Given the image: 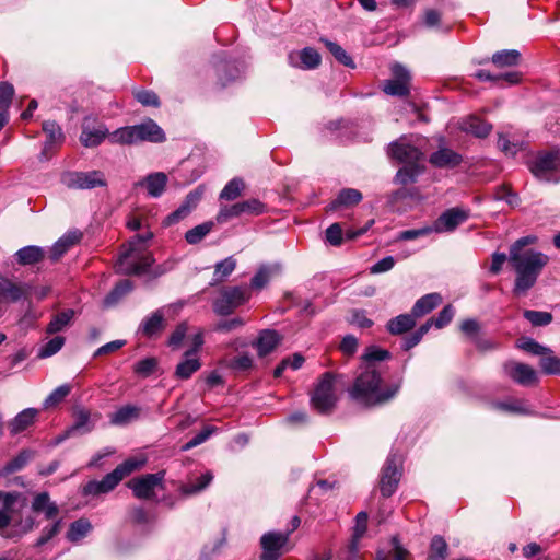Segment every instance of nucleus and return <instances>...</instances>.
Here are the masks:
<instances>
[{
	"label": "nucleus",
	"instance_id": "1",
	"mask_svg": "<svg viewBox=\"0 0 560 560\" xmlns=\"http://www.w3.org/2000/svg\"><path fill=\"white\" fill-rule=\"evenodd\" d=\"M381 382L380 372L373 364H369L366 370L355 378L350 395L365 406L387 402L398 393L400 384H393L382 389Z\"/></svg>",
	"mask_w": 560,
	"mask_h": 560
},
{
	"label": "nucleus",
	"instance_id": "2",
	"mask_svg": "<svg viewBox=\"0 0 560 560\" xmlns=\"http://www.w3.org/2000/svg\"><path fill=\"white\" fill-rule=\"evenodd\" d=\"M509 260L516 273L513 292L521 295L535 285L549 257L544 253L527 249L524 254L510 253Z\"/></svg>",
	"mask_w": 560,
	"mask_h": 560
},
{
	"label": "nucleus",
	"instance_id": "3",
	"mask_svg": "<svg viewBox=\"0 0 560 560\" xmlns=\"http://www.w3.org/2000/svg\"><path fill=\"white\" fill-rule=\"evenodd\" d=\"M152 237L151 233L136 235L130 240L128 248L118 257L116 262L117 272L124 275L144 273L152 264L151 256L147 253L145 242Z\"/></svg>",
	"mask_w": 560,
	"mask_h": 560
},
{
	"label": "nucleus",
	"instance_id": "4",
	"mask_svg": "<svg viewBox=\"0 0 560 560\" xmlns=\"http://www.w3.org/2000/svg\"><path fill=\"white\" fill-rule=\"evenodd\" d=\"M165 133L163 129L153 120L147 119L145 121L118 128L109 135V142L114 144H135L142 141L148 142H163Z\"/></svg>",
	"mask_w": 560,
	"mask_h": 560
},
{
	"label": "nucleus",
	"instance_id": "5",
	"mask_svg": "<svg viewBox=\"0 0 560 560\" xmlns=\"http://www.w3.org/2000/svg\"><path fill=\"white\" fill-rule=\"evenodd\" d=\"M250 296V288L246 284L224 287L213 301V311L222 316L230 315L234 310L246 304Z\"/></svg>",
	"mask_w": 560,
	"mask_h": 560
},
{
	"label": "nucleus",
	"instance_id": "6",
	"mask_svg": "<svg viewBox=\"0 0 560 560\" xmlns=\"http://www.w3.org/2000/svg\"><path fill=\"white\" fill-rule=\"evenodd\" d=\"M528 167L533 175L539 180L559 182L560 150L537 154L528 162Z\"/></svg>",
	"mask_w": 560,
	"mask_h": 560
},
{
	"label": "nucleus",
	"instance_id": "7",
	"mask_svg": "<svg viewBox=\"0 0 560 560\" xmlns=\"http://www.w3.org/2000/svg\"><path fill=\"white\" fill-rule=\"evenodd\" d=\"M337 402V395L335 389V376L327 372L325 373L311 396L312 407L320 413L329 412Z\"/></svg>",
	"mask_w": 560,
	"mask_h": 560
},
{
	"label": "nucleus",
	"instance_id": "8",
	"mask_svg": "<svg viewBox=\"0 0 560 560\" xmlns=\"http://www.w3.org/2000/svg\"><path fill=\"white\" fill-rule=\"evenodd\" d=\"M62 180L67 187L73 189H92L106 186L105 175L101 171L68 173Z\"/></svg>",
	"mask_w": 560,
	"mask_h": 560
},
{
	"label": "nucleus",
	"instance_id": "9",
	"mask_svg": "<svg viewBox=\"0 0 560 560\" xmlns=\"http://www.w3.org/2000/svg\"><path fill=\"white\" fill-rule=\"evenodd\" d=\"M289 537L290 532H269L262 535L260 560H278L287 548Z\"/></svg>",
	"mask_w": 560,
	"mask_h": 560
},
{
	"label": "nucleus",
	"instance_id": "10",
	"mask_svg": "<svg viewBox=\"0 0 560 560\" xmlns=\"http://www.w3.org/2000/svg\"><path fill=\"white\" fill-rule=\"evenodd\" d=\"M388 155L406 165L419 164L423 160V153L420 149L411 144L406 137H401L389 144Z\"/></svg>",
	"mask_w": 560,
	"mask_h": 560
},
{
	"label": "nucleus",
	"instance_id": "11",
	"mask_svg": "<svg viewBox=\"0 0 560 560\" xmlns=\"http://www.w3.org/2000/svg\"><path fill=\"white\" fill-rule=\"evenodd\" d=\"M401 459L396 454H390L386 459L381 476V492L384 497H390L400 479Z\"/></svg>",
	"mask_w": 560,
	"mask_h": 560
},
{
	"label": "nucleus",
	"instance_id": "12",
	"mask_svg": "<svg viewBox=\"0 0 560 560\" xmlns=\"http://www.w3.org/2000/svg\"><path fill=\"white\" fill-rule=\"evenodd\" d=\"M392 74L394 79L387 80L383 84V91L393 96H406L409 94V71L401 65L392 66Z\"/></svg>",
	"mask_w": 560,
	"mask_h": 560
},
{
	"label": "nucleus",
	"instance_id": "13",
	"mask_svg": "<svg viewBox=\"0 0 560 560\" xmlns=\"http://www.w3.org/2000/svg\"><path fill=\"white\" fill-rule=\"evenodd\" d=\"M163 472L148 474L140 478H135L128 482V487L139 499H150L154 494V489L162 483Z\"/></svg>",
	"mask_w": 560,
	"mask_h": 560
},
{
	"label": "nucleus",
	"instance_id": "14",
	"mask_svg": "<svg viewBox=\"0 0 560 560\" xmlns=\"http://www.w3.org/2000/svg\"><path fill=\"white\" fill-rule=\"evenodd\" d=\"M468 219V212L459 208H451L443 212L433 223L436 233L452 232Z\"/></svg>",
	"mask_w": 560,
	"mask_h": 560
},
{
	"label": "nucleus",
	"instance_id": "15",
	"mask_svg": "<svg viewBox=\"0 0 560 560\" xmlns=\"http://www.w3.org/2000/svg\"><path fill=\"white\" fill-rule=\"evenodd\" d=\"M505 374L521 385H532L537 382L536 371L527 364L508 362L503 366Z\"/></svg>",
	"mask_w": 560,
	"mask_h": 560
},
{
	"label": "nucleus",
	"instance_id": "16",
	"mask_svg": "<svg viewBox=\"0 0 560 560\" xmlns=\"http://www.w3.org/2000/svg\"><path fill=\"white\" fill-rule=\"evenodd\" d=\"M203 191L202 187H198L190 191L180 207L167 215L165 220L166 224L171 225L186 218L197 207L203 196Z\"/></svg>",
	"mask_w": 560,
	"mask_h": 560
},
{
	"label": "nucleus",
	"instance_id": "17",
	"mask_svg": "<svg viewBox=\"0 0 560 560\" xmlns=\"http://www.w3.org/2000/svg\"><path fill=\"white\" fill-rule=\"evenodd\" d=\"M289 63L292 67L302 69H315L320 63V55L312 47H305L299 51H291L288 56Z\"/></svg>",
	"mask_w": 560,
	"mask_h": 560
},
{
	"label": "nucleus",
	"instance_id": "18",
	"mask_svg": "<svg viewBox=\"0 0 560 560\" xmlns=\"http://www.w3.org/2000/svg\"><path fill=\"white\" fill-rule=\"evenodd\" d=\"M122 480L121 475L116 468L107 474L101 481H90L83 488V493L86 495H97L112 491Z\"/></svg>",
	"mask_w": 560,
	"mask_h": 560
},
{
	"label": "nucleus",
	"instance_id": "19",
	"mask_svg": "<svg viewBox=\"0 0 560 560\" xmlns=\"http://www.w3.org/2000/svg\"><path fill=\"white\" fill-rule=\"evenodd\" d=\"M25 506V497L9 495L4 505L0 508V532L9 526L13 517L20 514Z\"/></svg>",
	"mask_w": 560,
	"mask_h": 560
},
{
	"label": "nucleus",
	"instance_id": "20",
	"mask_svg": "<svg viewBox=\"0 0 560 560\" xmlns=\"http://www.w3.org/2000/svg\"><path fill=\"white\" fill-rule=\"evenodd\" d=\"M108 129L104 125L91 126L89 119H85L82 126L80 141L84 147H96L106 137L109 138Z\"/></svg>",
	"mask_w": 560,
	"mask_h": 560
},
{
	"label": "nucleus",
	"instance_id": "21",
	"mask_svg": "<svg viewBox=\"0 0 560 560\" xmlns=\"http://www.w3.org/2000/svg\"><path fill=\"white\" fill-rule=\"evenodd\" d=\"M281 335L273 329L261 330L253 343L259 357L271 353L281 342Z\"/></svg>",
	"mask_w": 560,
	"mask_h": 560
},
{
	"label": "nucleus",
	"instance_id": "22",
	"mask_svg": "<svg viewBox=\"0 0 560 560\" xmlns=\"http://www.w3.org/2000/svg\"><path fill=\"white\" fill-rule=\"evenodd\" d=\"M164 328H165V314H164V310L160 308L142 320V323L139 327V331L143 336H145L148 338H152V337L160 335L164 330Z\"/></svg>",
	"mask_w": 560,
	"mask_h": 560
},
{
	"label": "nucleus",
	"instance_id": "23",
	"mask_svg": "<svg viewBox=\"0 0 560 560\" xmlns=\"http://www.w3.org/2000/svg\"><path fill=\"white\" fill-rule=\"evenodd\" d=\"M458 128L477 138H485L490 133L492 126L480 117L470 115L458 122Z\"/></svg>",
	"mask_w": 560,
	"mask_h": 560
},
{
	"label": "nucleus",
	"instance_id": "24",
	"mask_svg": "<svg viewBox=\"0 0 560 560\" xmlns=\"http://www.w3.org/2000/svg\"><path fill=\"white\" fill-rule=\"evenodd\" d=\"M462 155L448 148H440L430 155L429 162L439 168H453L460 164Z\"/></svg>",
	"mask_w": 560,
	"mask_h": 560
},
{
	"label": "nucleus",
	"instance_id": "25",
	"mask_svg": "<svg viewBox=\"0 0 560 560\" xmlns=\"http://www.w3.org/2000/svg\"><path fill=\"white\" fill-rule=\"evenodd\" d=\"M32 510L36 513H44L47 520L55 518L59 513V508L50 500L47 492H40L34 497Z\"/></svg>",
	"mask_w": 560,
	"mask_h": 560
},
{
	"label": "nucleus",
	"instance_id": "26",
	"mask_svg": "<svg viewBox=\"0 0 560 560\" xmlns=\"http://www.w3.org/2000/svg\"><path fill=\"white\" fill-rule=\"evenodd\" d=\"M26 287L9 279H0V301L16 302L26 294Z\"/></svg>",
	"mask_w": 560,
	"mask_h": 560
},
{
	"label": "nucleus",
	"instance_id": "27",
	"mask_svg": "<svg viewBox=\"0 0 560 560\" xmlns=\"http://www.w3.org/2000/svg\"><path fill=\"white\" fill-rule=\"evenodd\" d=\"M37 415L38 410L35 408H26L19 412L9 424L11 434L15 435L30 428L35 422Z\"/></svg>",
	"mask_w": 560,
	"mask_h": 560
},
{
	"label": "nucleus",
	"instance_id": "28",
	"mask_svg": "<svg viewBox=\"0 0 560 560\" xmlns=\"http://www.w3.org/2000/svg\"><path fill=\"white\" fill-rule=\"evenodd\" d=\"M93 429V424L90 421V412L88 410H79L77 412V419L72 427H70L62 435L57 439V443L62 442L69 436H72L77 433L84 434L90 432Z\"/></svg>",
	"mask_w": 560,
	"mask_h": 560
},
{
	"label": "nucleus",
	"instance_id": "29",
	"mask_svg": "<svg viewBox=\"0 0 560 560\" xmlns=\"http://www.w3.org/2000/svg\"><path fill=\"white\" fill-rule=\"evenodd\" d=\"M442 303V296L439 293H429L420 298L413 305L411 312L416 317H422L433 311Z\"/></svg>",
	"mask_w": 560,
	"mask_h": 560
},
{
	"label": "nucleus",
	"instance_id": "30",
	"mask_svg": "<svg viewBox=\"0 0 560 560\" xmlns=\"http://www.w3.org/2000/svg\"><path fill=\"white\" fill-rule=\"evenodd\" d=\"M201 368L200 360L196 354L184 353V360L176 366L175 375L178 378L187 380Z\"/></svg>",
	"mask_w": 560,
	"mask_h": 560
},
{
	"label": "nucleus",
	"instance_id": "31",
	"mask_svg": "<svg viewBox=\"0 0 560 560\" xmlns=\"http://www.w3.org/2000/svg\"><path fill=\"white\" fill-rule=\"evenodd\" d=\"M235 268H236V259L232 256H230L221 261H218L214 265V272H213L210 284L217 285V284L225 281L232 275V272L235 270Z\"/></svg>",
	"mask_w": 560,
	"mask_h": 560
},
{
	"label": "nucleus",
	"instance_id": "32",
	"mask_svg": "<svg viewBox=\"0 0 560 560\" xmlns=\"http://www.w3.org/2000/svg\"><path fill=\"white\" fill-rule=\"evenodd\" d=\"M81 238V233L70 232L60 237L51 247L50 258L52 261L58 260L71 246L78 243Z\"/></svg>",
	"mask_w": 560,
	"mask_h": 560
},
{
	"label": "nucleus",
	"instance_id": "33",
	"mask_svg": "<svg viewBox=\"0 0 560 560\" xmlns=\"http://www.w3.org/2000/svg\"><path fill=\"white\" fill-rule=\"evenodd\" d=\"M143 183L151 197H160L165 190L167 176L162 172L152 173L144 178Z\"/></svg>",
	"mask_w": 560,
	"mask_h": 560
},
{
	"label": "nucleus",
	"instance_id": "34",
	"mask_svg": "<svg viewBox=\"0 0 560 560\" xmlns=\"http://www.w3.org/2000/svg\"><path fill=\"white\" fill-rule=\"evenodd\" d=\"M362 194L354 188L342 189L337 198L330 203V210H336L340 206L349 207L358 205L362 200Z\"/></svg>",
	"mask_w": 560,
	"mask_h": 560
},
{
	"label": "nucleus",
	"instance_id": "35",
	"mask_svg": "<svg viewBox=\"0 0 560 560\" xmlns=\"http://www.w3.org/2000/svg\"><path fill=\"white\" fill-rule=\"evenodd\" d=\"M213 479V475L210 471H206L196 480H189L187 483L182 485L179 490L184 495H192L205 490Z\"/></svg>",
	"mask_w": 560,
	"mask_h": 560
},
{
	"label": "nucleus",
	"instance_id": "36",
	"mask_svg": "<svg viewBox=\"0 0 560 560\" xmlns=\"http://www.w3.org/2000/svg\"><path fill=\"white\" fill-rule=\"evenodd\" d=\"M368 528V514L360 512L355 517V525L353 528L352 540L349 545V552L355 555L359 548V541L364 536Z\"/></svg>",
	"mask_w": 560,
	"mask_h": 560
},
{
	"label": "nucleus",
	"instance_id": "37",
	"mask_svg": "<svg viewBox=\"0 0 560 560\" xmlns=\"http://www.w3.org/2000/svg\"><path fill=\"white\" fill-rule=\"evenodd\" d=\"M415 318L416 316H413L412 313L398 315L388 322L387 329L393 335H400L410 330L415 326Z\"/></svg>",
	"mask_w": 560,
	"mask_h": 560
},
{
	"label": "nucleus",
	"instance_id": "38",
	"mask_svg": "<svg viewBox=\"0 0 560 560\" xmlns=\"http://www.w3.org/2000/svg\"><path fill=\"white\" fill-rule=\"evenodd\" d=\"M21 265H34L44 258V250L38 246H25L15 254Z\"/></svg>",
	"mask_w": 560,
	"mask_h": 560
},
{
	"label": "nucleus",
	"instance_id": "39",
	"mask_svg": "<svg viewBox=\"0 0 560 560\" xmlns=\"http://www.w3.org/2000/svg\"><path fill=\"white\" fill-rule=\"evenodd\" d=\"M32 458V452L27 450H23L15 456L12 460L7 463L1 469H0V478L7 477L15 471L21 470Z\"/></svg>",
	"mask_w": 560,
	"mask_h": 560
},
{
	"label": "nucleus",
	"instance_id": "40",
	"mask_svg": "<svg viewBox=\"0 0 560 560\" xmlns=\"http://www.w3.org/2000/svg\"><path fill=\"white\" fill-rule=\"evenodd\" d=\"M140 410L136 406L127 405L119 408L110 418V422L116 425L127 424L139 418Z\"/></svg>",
	"mask_w": 560,
	"mask_h": 560
},
{
	"label": "nucleus",
	"instance_id": "41",
	"mask_svg": "<svg viewBox=\"0 0 560 560\" xmlns=\"http://www.w3.org/2000/svg\"><path fill=\"white\" fill-rule=\"evenodd\" d=\"M213 228V221H207L198 224L185 233V240L188 244H198L212 231Z\"/></svg>",
	"mask_w": 560,
	"mask_h": 560
},
{
	"label": "nucleus",
	"instance_id": "42",
	"mask_svg": "<svg viewBox=\"0 0 560 560\" xmlns=\"http://www.w3.org/2000/svg\"><path fill=\"white\" fill-rule=\"evenodd\" d=\"M91 529L92 524L85 518H80L71 523L67 533V538L72 542H78L84 538Z\"/></svg>",
	"mask_w": 560,
	"mask_h": 560
},
{
	"label": "nucleus",
	"instance_id": "43",
	"mask_svg": "<svg viewBox=\"0 0 560 560\" xmlns=\"http://www.w3.org/2000/svg\"><path fill=\"white\" fill-rule=\"evenodd\" d=\"M521 54L516 49L502 50L493 54L492 62L497 67H512L516 66L520 62Z\"/></svg>",
	"mask_w": 560,
	"mask_h": 560
},
{
	"label": "nucleus",
	"instance_id": "44",
	"mask_svg": "<svg viewBox=\"0 0 560 560\" xmlns=\"http://www.w3.org/2000/svg\"><path fill=\"white\" fill-rule=\"evenodd\" d=\"M280 266L275 265L273 267L270 266H261L258 271L255 273V276L250 280V289L254 290H260L262 289L268 282L271 277V273L273 271H279Z\"/></svg>",
	"mask_w": 560,
	"mask_h": 560
},
{
	"label": "nucleus",
	"instance_id": "45",
	"mask_svg": "<svg viewBox=\"0 0 560 560\" xmlns=\"http://www.w3.org/2000/svg\"><path fill=\"white\" fill-rule=\"evenodd\" d=\"M422 171L423 167H421L419 164L406 165L405 167L398 170L395 176V182L401 185L413 183Z\"/></svg>",
	"mask_w": 560,
	"mask_h": 560
},
{
	"label": "nucleus",
	"instance_id": "46",
	"mask_svg": "<svg viewBox=\"0 0 560 560\" xmlns=\"http://www.w3.org/2000/svg\"><path fill=\"white\" fill-rule=\"evenodd\" d=\"M71 385L62 384L54 389L43 402L45 409L58 406L71 393Z\"/></svg>",
	"mask_w": 560,
	"mask_h": 560
},
{
	"label": "nucleus",
	"instance_id": "47",
	"mask_svg": "<svg viewBox=\"0 0 560 560\" xmlns=\"http://www.w3.org/2000/svg\"><path fill=\"white\" fill-rule=\"evenodd\" d=\"M43 130L47 136L45 149L50 148L54 144H59L63 140L61 128L55 121H45L43 124Z\"/></svg>",
	"mask_w": 560,
	"mask_h": 560
},
{
	"label": "nucleus",
	"instance_id": "48",
	"mask_svg": "<svg viewBox=\"0 0 560 560\" xmlns=\"http://www.w3.org/2000/svg\"><path fill=\"white\" fill-rule=\"evenodd\" d=\"M320 40L325 44L328 50L340 63L349 68H354V62L352 58L347 54V51L341 46L329 39L322 38Z\"/></svg>",
	"mask_w": 560,
	"mask_h": 560
},
{
	"label": "nucleus",
	"instance_id": "49",
	"mask_svg": "<svg viewBox=\"0 0 560 560\" xmlns=\"http://www.w3.org/2000/svg\"><path fill=\"white\" fill-rule=\"evenodd\" d=\"M73 314L74 313L71 310H68V311L57 314L48 324L47 332L56 334V332L63 330L70 324V322L73 317Z\"/></svg>",
	"mask_w": 560,
	"mask_h": 560
},
{
	"label": "nucleus",
	"instance_id": "50",
	"mask_svg": "<svg viewBox=\"0 0 560 560\" xmlns=\"http://www.w3.org/2000/svg\"><path fill=\"white\" fill-rule=\"evenodd\" d=\"M244 189V182L241 178L230 180L220 192V199L234 200L241 196Z\"/></svg>",
	"mask_w": 560,
	"mask_h": 560
},
{
	"label": "nucleus",
	"instance_id": "51",
	"mask_svg": "<svg viewBox=\"0 0 560 560\" xmlns=\"http://www.w3.org/2000/svg\"><path fill=\"white\" fill-rule=\"evenodd\" d=\"M132 290V282L130 280L120 281L113 291L106 296L105 304L110 306L115 304L121 296Z\"/></svg>",
	"mask_w": 560,
	"mask_h": 560
},
{
	"label": "nucleus",
	"instance_id": "52",
	"mask_svg": "<svg viewBox=\"0 0 560 560\" xmlns=\"http://www.w3.org/2000/svg\"><path fill=\"white\" fill-rule=\"evenodd\" d=\"M241 209L242 215H259L266 212V206L258 199H248L245 201L237 202Z\"/></svg>",
	"mask_w": 560,
	"mask_h": 560
},
{
	"label": "nucleus",
	"instance_id": "53",
	"mask_svg": "<svg viewBox=\"0 0 560 560\" xmlns=\"http://www.w3.org/2000/svg\"><path fill=\"white\" fill-rule=\"evenodd\" d=\"M145 463L144 457H131L126 459L122 464L116 467V470L121 475L122 479L133 471L140 469Z\"/></svg>",
	"mask_w": 560,
	"mask_h": 560
},
{
	"label": "nucleus",
	"instance_id": "54",
	"mask_svg": "<svg viewBox=\"0 0 560 560\" xmlns=\"http://www.w3.org/2000/svg\"><path fill=\"white\" fill-rule=\"evenodd\" d=\"M65 345V338L56 336L45 343L39 350V358H48L56 354Z\"/></svg>",
	"mask_w": 560,
	"mask_h": 560
},
{
	"label": "nucleus",
	"instance_id": "55",
	"mask_svg": "<svg viewBox=\"0 0 560 560\" xmlns=\"http://www.w3.org/2000/svg\"><path fill=\"white\" fill-rule=\"evenodd\" d=\"M517 347L528 353L535 355H544L547 352H550L549 349L542 347L537 341L532 338H522L518 340Z\"/></svg>",
	"mask_w": 560,
	"mask_h": 560
},
{
	"label": "nucleus",
	"instance_id": "56",
	"mask_svg": "<svg viewBox=\"0 0 560 560\" xmlns=\"http://www.w3.org/2000/svg\"><path fill=\"white\" fill-rule=\"evenodd\" d=\"M241 215H242V212L238 207V203H234L232 206L221 207V209L219 210V212L215 217V221L219 224H223V223H226L228 221H230L234 218H238Z\"/></svg>",
	"mask_w": 560,
	"mask_h": 560
},
{
	"label": "nucleus",
	"instance_id": "57",
	"mask_svg": "<svg viewBox=\"0 0 560 560\" xmlns=\"http://www.w3.org/2000/svg\"><path fill=\"white\" fill-rule=\"evenodd\" d=\"M524 317L534 326H546L552 320V315L550 313L540 311H525Z\"/></svg>",
	"mask_w": 560,
	"mask_h": 560
},
{
	"label": "nucleus",
	"instance_id": "58",
	"mask_svg": "<svg viewBox=\"0 0 560 560\" xmlns=\"http://www.w3.org/2000/svg\"><path fill=\"white\" fill-rule=\"evenodd\" d=\"M217 429L214 427L208 425L203 428L201 432H199L196 436H194L190 441H188L186 444L182 446V451L186 452L189 451L203 442H206L212 433H214Z\"/></svg>",
	"mask_w": 560,
	"mask_h": 560
},
{
	"label": "nucleus",
	"instance_id": "59",
	"mask_svg": "<svg viewBox=\"0 0 560 560\" xmlns=\"http://www.w3.org/2000/svg\"><path fill=\"white\" fill-rule=\"evenodd\" d=\"M136 100L141 103L143 106H160L159 96L153 91L148 90H137L135 91Z\"/></svg>",
	"mask_w": 560,
	"mask_h": 560
},
{
	"label": "nucleus",
	"instance_id": "60",
	"mask_svg": "<svg viewBox=\"0 0 560 560\" xmlns=\"http://www.w3.org/2000/svg\"><path fill=\"white\" fill-rule=\"evenodd\" d=\"M61 524H62V521L58 520L54 524L46 526L43 529L42 535L37 539L36 546H43L46 542H48L51 538H54L60 532Z\"/></svg>",
	"mask_w": 560,
	"mask_h": 560
},
{
	"label": "nucleus",
	"instance_id": "61",
	"mask_svg": "<svg viewBox=\"0 0 560 560\" xmlns=\"http://www.w3.org/2000/svg\"><path fill=\"white\" fill-rule=\"evenodd\" d=\"M494 197L498 200H504L512 207L518 205V197L515 192H513L508 186H500L497 188L494 192Z\"/></svg>",
	"mask_w": 560,
	"mask_h": 560
},
{
	"label": "nucleus",
	"instance_id": "62",
	"mask_svg": "<svg viewBox=\"0 0 560 560\" xmlns=\"http://www.w3.org/2000/svg\"><path fill=\"white\" fill-rule=\"evenodd\" d=\"M454 308L452 305H446L438 315L436 318L431 319L436 328H443L451 323L454 317Z\"/></svg>",
	"mask_w": 560,
	"mask_h": 560
},
{
	"label": "nucleus",
	"instance_id": "63",
	"mask_svg": "<svg viewBox=\"0 0 560 560\" xmlns=\"http://www.w3.org/2000/svg\"><path fill=\"white\" fill-rule=\"evenodd\" d=\"M540 368L548 374H557L560 372V359L544 354L540 359Z\"/></svg>",
	"mask_w": 560,
	"mask_h": 560
},
{
	"label": "nucleus",
	"instance_id": "64",
	"mask_svg": "<svg viewBox=\"0 0 560 560\" xmlns=\"http://www.w3.org/2000/svg\"><path fill=\"white\" fill-rule=\"evenodd\" d=\"M156 364L158 362L153 358L143 359L135 365V372L143 377L149 376L156 368Z\"/></svg>",
	"mask_w": 560,
	"mask_h": 560
}]
</instances>
